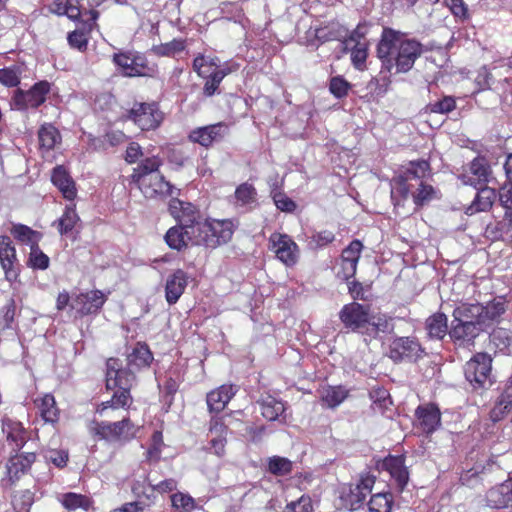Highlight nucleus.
<instances>
[{
	"label": "nucleus",
	"instance_id": "47",
	"mask_svg": "<svg viewBox=\"0 0 512 512\" xmlns=\"http://www.w3.org/2000/svg\"><path fill=\"white\" fill-rule=\"evenodd\" d=\"M78 221L79 216L76 213L75 207L73 205L67 206L63 215L58 220V231L62 235L67 234L73 230Z\"/></svg>",
	"mask_w": 512,
	"mask_h": 512
},
{
	"label": "nucleus",
	"instance_id": "14",
	"mask_svg": "<svg viewBox=\"0 0 512 512\" xmlns=\"http://www.w3.org/2000/svg\"><path fill=\"white\" fill-rule=\"evenodd\" d=\"M137 185L146 198L172 196L174 194V190H176L174 186L165 181L164 177L160 173L150 174L149 177H143Z\"/></svg>",
	"mask_w": 512,
	"mask_h": 512
},
{
	"label": "nucleus",
	"instance_id": "54",
	"mask_svg": "<svg viewBox=\"0 0 512 512\" xmlns=\"http://www.w3.org/2000/svg\"><path fill=\"white\" fill-rule=\"evenodd\" d=\"M34 502V495L30 490L17 492L12 500L15 512H28Z\"/></svg>",
	"mask_w": 512,
	"mask_h": 512
},
{
	"label": "nucleus",
	"instance_id": "58",
	"mask_svg": "<svg viewBox=\"0 0 512 512\" xmlns=\"http://www.w3.org/2000/svg\"><path fill=\"white\" fill-rule=\"evenodd\" d=\"M456 107L455 99L452 96H445L441 100L430 103L428 109L433 113L446 114Z\"/></svg>",
	"mask_w": 512,
	"mask_h": 512
},
{
	"label": "nucleus",
	"instance_id": "59",
	"mask_svg": "<svg viewBox=\"0 0 512 512\" xmlns=\"http://www.w3.org/2000/svg\"><path fill=\"white\" fill-rule=\"evenodd\" d=\"M366 44L357 43L351 51V60L355 68L363 70L367 59Z\"/></svg>",
	"mask_w": 512,
	"mask_h": 512
},
{
	"label": "nucleus",
	"instance_id": "50",
	"mask_svg": "<svg viewBox=\"0 0 512 512\" xmlns=\"http://www.w3.org/2000/svg\"><path fill=\"white\" fill-rule=\"evenodd\" d=\"M268 470L276 476H284L291 472L292 462L284 457L273 456L268 460Z\"/></svg>",
	"mask_w": 512,
	"mask_h": 512
},
{
	"label": "nucleus",
	"instance_id": "15",
	"mask_svg": "<svg viewBox=\"0 0 512 512\" xmlns=\"http://www.w3.org/2000/svg\"><path fill=\"white\" fill-rule=\"evenodd\" d=\"M423 349L415 338L399 337L390 345V357L395 360H416L421 357Z\"/></svg>",
	"mask_w": 512,
	"mask_h": 512
},
{
	"label": "nucleus",
	"instance_id": "22",
	"mask_svg": "<svg viewBox=\"0 0 512 512\" xmlns=\"http://www.w3.org/2000/svg\"><path fill=\"white\" fill-rule=\"evenodd\" d=\"M417 418V427L421 429L423 433H433L441 422V414L435 405L428 404L419 406L415 412Z\"/></svg>",
	"mask_w": 512,
	"mask_h": 512
},
{
	"label": "nucleus",
	"instance_id": "45",
	"mask_svg": "<svg viewBox=\"0 0 512 512\" xmlns=\"http://www.w3.org/2000/svg\"><path fill=\"white\" fill-rule=\"evenodd\" d=\"M393 497L390 493H376L368 502L369 512H391Z\"/></svg>",
	"mask_w": 512,
	"mask_h": 512
},
{
	"label": "nucleus",
	"instance_id": "44",
	"mask_svg": "<svg viewBox=\"0 0 512 512\" xmlns=\"http://www.w3.org/2000/svg\"><path fill=\"white\" fill-rule=\"evenodd\" d=\"M491 343L503 353H510L512 332L504 328L495 329L490 335Z\"/></svg>",
	"mask_w": 512,
	"mask_h": 512
},
{
	"label": "nucleus",
	"instance_id": "25",
	"mask_svg": "<svg viewBox=\"0 0 512 512\" xmlns=\"http://www.w3.org/2000/svg\"><path fill=\"white\" fill-rule=\"evenodd\" d=\"M382 469L386 470L395 480L399 490H403L408 483L409 473L401 456H388L382 462Z\"/></svg>",
	"mask_w": 512,
	"mask_h": 512
},
{
	"label": "nucleus",
	"instance_id": "8",
	"mask_svg": "<svg viewBox=\"0 0 512 512\" xmlns=\"http://www.w3.org/2000/svg\"><path fill=\"white\" fill-rule=\"evenodd\" d=\"M270 250L286 266H293L299 258V248L287 234L273 233L269 237Z\"/></svg>",
	"mask_w": 512,
	"mask_h": 512
},
{
	"label": "nucleus",
	"instance_id": "12",
	"mask_svg": "<svg viewBox=\"0 0 512 512\" xmlns=\"http://www.w3.org/2000/svg\"><path fill=\"white\" fill-rule=\"evenodd\" d=\"M49 90V83L41 81L26 92L17 90L13 97V103L18 109L36 108L45 102Z\"/></svg>",
	"mask_w": 512,
	"mask_h": 512
},
{
	"label": "nucleus",
	"instance_id": "34",
	"mask_svg": "<svg viewBox=\"0 0 512 512\" xmlns=\"http://www.w3.org/2000/svg\"><path fill=\"white\" fill-rule=\"evenodd\" d=\"M234 197V204L237 207H247L248 209H252L258 204L257 191L252 184L247 182L240 184L236 188Z\"/></svg>",
	"mask_w": 512,
	"mask_h": 512
},
{
	"label": "nucleus",
	"instance_id": "55",
	"mask_svg": "<svg viewBox=\"0 0 512 512\" xmlns=\"http://www.w3.org/2000/svg\"><path fill=\"white\" fill-rule=\"evenodd\" d=\"M179 223L187 227H198L202 222L197 221L199 212L191 203L185 202L184 209L180 213Z\"/></svg>",
	"mask_w": 512,
	"mask_h": 512
},
{
	"label": "nucleus",
	"instance_id": "18",
	"mask_svg": "<svg viewBox=\"0 0 512 512\" xmlns=\"http://www.w3.org/2000/svg\"><path fill=\"white\" fill-rule=\"evenodd\" d=\"M57 13L65 14L70 19L82 20L83 22L95 21L98 17V12L93 9L88 10L83 0H63L59 3Z\"/></svg>",
	"mask_w": 512,
	"mask_h": 512
},
{
	"label": "nucleus",
	"instance_id": "53",
	"mask_svg": "<svg viewBox=\"0 0 512 512\" xmlns=\"http://www.w3.org/2000/svg\"><path fill=\"white\" fill-rule=\"evenodd\" d=\"M21 66L13 65L0 69V82L8 87H15L20 83Z\"/></svg>",
	"mask_w": 512,
	"mask_h": 512
},
{
	"label": "nucleus",
	"instance_id": "63",
	"mask_svg": "<svg viewBox=\"0 0 512 512\" xmlns=\"http://www.w3.org/2000/svg\"><path fill=\"white\" fill-rule=\"evenodd\" d=\"M312 504L309 497L301 496L297 501L289 503L284 512H311Z\"/></svg>",
	"mask_w": 512,
	"mask_h": 512
},
{
	"label": "nucleus",
	"instance_id": "49",
	"mask_svg": "<svg viewBox=\"0 0 512 512\" xmlns=\"http://www.w3.org/2000/svg\"><path fill=\"white\" fill-rule=\"evenodd\" d=\"M185 49V41L182 39H173L170 42L155 45L152 51L158 56L172 57Z\"/></svg>",
	"mask_w": 512,
	"mask_h": 512
},
{
	"label": "nucleus",
	"instance_id": "41",
	"mask_svg": "<svg viewBox=\"0 0 512 512\" xmlns=\"http://www.w3.org/2000/svg\"><path fill=\"white\" fill-rule=\"evenodd\" d=\"M231 72L232 68L223 67L221 69H216L215 71L208 73L205 76L207 80L203 88L204 94L208 97L214 95L224 77L230 74Z\"/></svg>",
	"mask_w": 512,
	"mask_h": 512
},
{
	"label": "nucleus",
	"instance_id": "9",
	"mask_svg": "<svg viewBox=\"0 0 512 512\" xmlns=\"http://www.w3.org/2000/svg\"><path fill=\"white\" fill-rule=\"evenodd\" d=\"M467 306L468 308H475V310H478L477 313L475 312V318L484 330L497 322L506 311V301L503 297L494 298L486 305L477 303L467 304Z\"/></svg>",
	"mask_w": 512,
	"mask_h": 512
},
{
	"label": "nucleus",
	"instance_id": "13",
	"mask_svg": "<svg viewBox=\"0 0 512 512\" xmlns=\"http://www.w3.org/2000/svg\"><path fill=\"white\" fill-rule=\"evenodd\" d=\"M227 131L226 124L222 122L198 127L189 133V140L207 148L213 145V143L221 141L227 134Z\"/></svg>",
	"mask_w": 512,
	"mask_h": 512
},
{
	"label": "nucleus",
	"instance_id": "7",
	"mask_svg": "<svg viewBox=\"0 0 512 512\" xmlns=\"http://www.w3.org/2000/svg\"><path fill=\"white\" fill-rule=\"evenodd\" d=\"M135 382V371L122 368L119 359L110 358L106 363V387L109 390H130Z\"/></svg>",
	"mask_w": 512,
	"mask_h": 512
},
{
	"label": "nucleus",
	"instance_id": "21",
	"mask_svg": "<svg viewBox=\"0 0 512 512\" xmlns=\"http://www.w3.org/2000/svg\"><path fill=\"white\" fill-rule=\"evenodd\" d=\"M187 284V273L181 269L175 270L167 277L165 283V299L169 305H174L178 302L184 293Z\"/></svg>",
	"mask_w": 512,
	"mask_h": 512
},
{
	"label": "nucleus",
	"instance_id": "42",
	"mask_svg": "<svg viewBox=\"0 0 512 512\" xmlns=\"http://www.w3.org/2000/svg\"><path fill=\"white\" fill-rule=\"evenodd\" d=\"M60 502L67 510H88L91 506V500L89 497L73 492L63 494L60 498Z\"/></svg>",
	"mask_w": 512,
	"mask_h": 512
},
{
	"label": "nucleus",
	"instance_id": "24",
	"mask_svg": "<svg viewBox=\"0 0 512 512\" xmlns=\"http://www.w3.org/2000/svg\"><path fill=\"white\" fill-rule=\"evenodd\" d=\"M35 458V454L32 452L16 453L11 456L6 464L9 480L12 482L18 480L21 475L25 474L30 469Z\"/></svg>",
	"mask_w": 512,
	"mask_h": 512
},
{
	"label": "nucleus",
	"instance_id": "10",
	"mask_svg": "<svg viewBox=\"0 0 512 512\" xmlns=\"http://www.w3.org/2000/svg\"><path fill=\"white\" fill-rule=\"evenodd\" d=\"M428 169L429 163L425 160L410 162L406 171L395 179V184L392 188V198L395 199L396 195H400L406 199L410 191L407 182L412 179L425 177Z\"/></svg>",
	"mask_w": 512,
	"mask_h": 512
},
{
	"label": "nucleus",
	"instance_id": "37",
	"mask_svg": "<svg viewBox=\"0 0 512 512\" xmlns=\"http://www.w3.org/2000/svg\"><path fill=\"white\" fill-rule=\"evenodd\" d=\"M426 330L432 339L441 340L447 333V317L443 313H436L426 320Z\"/></svg>",
	"mask_w": 512,
	"mask_h": 512
},
{
	"label": "nucleus",
	"instance_id": "48",
	"mask_svg": "<svg viewBox=\"0 0 512 512\" xmlns=\"http://www.w3.org/2000/svg\"><path fill=\"white\" fill-rule=\"evenodd\" d=\"M219 67V59L216 57H205L198 55L193 61V69L200 76L205 77L208 73L213 72V68Z\"/></svg>",
	"mask_w": 512,
	"mask_h": 512
},
{
	"label": "nucleus",
	"instance_id": "2",
	"mask_svg": "<svg viewBox=\"0 0 512 512\" xmlns=\"http://www.w3.org/2000/svg\"><path fill=\"white\" fill-rule=\"evenodd\" d=\"M475 308H468L467 304L457 307L453 311L450 337L459 345L471 344L484 329L475 318Z\"/></svg>",
	"mask_w": 512,
	"mask_h": 512
},
{
	"label": "nucleus",
	"instance_id": "40",
	"mask_svg": "<svg viewBox=\"0 0 512 512\" xmlns=\"http://www.w3.org/2000/svg\"><path fill=\"white\" fill-rule=\"evenodd\" d=\"M161 160L157 156L147 157L134 169L132 174L133 181L138 183L143 177H149L150 174L159 173L158 168Z\"/></svg>",
	"mask_w": 512,
	"mask_h": 512
},
{
	"label": "nucleus",
	"instance_id": "28",
	"mask_svg": "<svg viewBox=\"0 0 512 512\" xmlns=\"http://www.w3.org/2000/svg\"><path fill=\"white\" fill-rule=\"evenodd\" d=\"M2 431L6 435L7 441L14 446V450L18 452L28 439V433L18 421L11 419L3 420Z\"/></svg>",
	"mask_w": 512,
	"mask_h": 512
},
{
	"label": "nucleus",
	"instance_id": "20",
	"mask_svg": "<svg viewBox=\"0 0 512 512\" xmlns=\"http://www.w3.org/2000/svg\"><path fill=\"white\" fill-rule=\"evenodd\" d=\"M106 297L100 290H92L79 294L72 303V308L82 315L97 312L105 303Z\"/></svg>",
	"mask_w": 512,
	"mask_h": 512
},
{
	"label": "nucleus",
	"instance_id": "17",
	"mask_svg": "<svg viewBox=\"0 0 512 512\" xmlns=\"http://www.w3.org/2000/svg\"><path fill=\"white\" fill-rule=\"evenodd\" d=\"M197 232L196 227H187L180 224L179 226L171 227L167 231L165 240L170 248L181 250L188 243L196 245Z\"/></svg>",
	"mask_w": 512,
	"mask_h": 512
},
{
	"label": "nucleus",
	"instance_id": "3",
	"mask_svg": "<svg viewBox=\"0 0 512 512\" xmlns=\"http://www.w3.org/2000/svg\"><path fill=\"white\" fill-rule=\"evenodd\" d=\"M196 245L215 248L227 243L233 235L234 226L230 220L209 219L198 224Z\"/></svg>",
	"mask_w": 512,
	"mask_h": 512
},
{
	"label": "nucleus",
	"instance_id": "19",
	"mask_svg": "<svg viewBox=\"0 0 512 512\" xmlns=\"http://www.w3.org/2000/svg\"><path fill=\"white\" fill-rule=\"evenodd\" d=\"M113 62L124 76L135 77L144 74L145 61L141 56L126 52L116 53Z\"/></svg>",
	"mask_w": 512,
	"mask_h": 512
},
{
	"label": "nucleus",
	"instance_id": "56",
	"mask_svg": "<svg viewBox=\"0 0 512 512\" xmlns=\"http://www.w3.org/2000/svg\"><path fill=\"white\" fill-rule=\"evenodd\" d=\"M163 435L160 431H155L151 438V445L146 452V459L148 461H158L161 456L163 447Z\"/></svg>",
	"mask_w": 512,
	"mask_h": 512
},
{
	"label": "nucleus",
	"instance_id": "26",
	"mask_svg": "<svg viewBox=\"0 0 512 512\" xmlns=\"http://www.w3.org/2000/svg\"><path fill=\"white\" fill-rule=\"evenodd\" d=\"M236 392L237 388L233 385H222L209 392L206 397L209 411L219 413L224 410Z\"/></svg>",
	"mask_w": 512,
	"mask_h": 512
},
{
	"label": "nucleus",
	"instance_id": "39",
	"mask_svg": "<svg viewBox=\"0 0 512 512\" xmlns=\"http://www.w3.org/2000/svg\"><path fill=\"white\" fill-rule=\"evenodd\" d=\"M260 406L263 417L269 421L276 420L285 410L284 403L270 395L262 398Z\"/></svg>",
	"mask_w": 512,
	"mask_h": 512
},
{
	"label": "nucleus",
	"instance_id": "36",
	"mask_svg": "<svg viewBox=\"0 0 512 512\" xmlns=\"http://www.w3.org/2000/svg\"><path fill=\"white\" fill-rule=\"evenodd\" d=\"M348 396V391L343 386L323 387L320 392L322 403L328 408L339 406Z\"/></svg>",
	"mask_w": 512,
	"mask_h": 512
},
{
	"label": "nucleus",
	"instance_id": "31",
	"mask_svg": "<svg viewBox=\"0 0 512 512\" xmlns=\"http://www.w3.org/2000/svg\"><path fill=\"white\" fill-rule=\"evenodd\" d=\"M51 179L66 199L73 200L76 197L74 181L63 167L58 166L54 168Z\"/></svg>",
	"mask_w": 512,
	"mask_h": 512
},
{
	"label": "nucleus",
	"instance_id": "33",
	"mask_svg": "<svg viewBox=\"0 0 512 512\" xmlns=\"http://www.w3.org/2000/svg\"><path fill=\"white\" fill-rule=\"evenodd\" d=\"M132 403V397L130 395V390L125 389H117L109 401L102 402L101 405L97 408V412L101 416H110L109 410H115L119 408L129 407Z\"/></svg>",
	"mask_w": 512,
	"mask_h": 512
},
{
	"label": "nucleus",
	"instance_id": "64",
	"mask_svg": "<svg viewBox=\"0 0 512 512\" xmlns=\"http://www.w3.org/2000/svg\"><path fill=\"white\" fill-rule=\"evenodd\" d=\"M445 3L455 17L460 19L468 17V8L463 0H445Z\"/></svg>",
	"mask_w": 512,
	"mask_h": 512
},
{
	"label": "nucleus",
	"instance_id": "43",
	"mask_svg": "<svg viewBox=\"0 0 512 512\" xmlns=\"http://www.w3.org/2000/svg\"><path fill=\"white\" fill-rule=\"evenodd\" d=\"M11 233L17 240L29 244L30 248L33 245H36L41 237L38 232L23 224L13 225L11 228Z\"/></svg>",
	"mask_w": 512,
	"mask_h": 512
},
{
	"label": "nucleus",
	"instance_id": "62",
	"mask_svg": "<svg viewBox=\"0 0 512 512\" xmlns=\"http://www.w3.org/2000/svg\"><path fill=\"white\" fill-rule=\"evenodd\" d=\"M363 245L359 240H353L342 252L341 259L358 263Z\"/></svg>",
	"mask_w": 512,
	"mask_h": 512
},
{
	"label": "nucleus",
	"instance_id": "30",
	"mask_svg": "<svg viewBox=\"0 0 512 512\" xmlns=\"http://www.w3.org/2000/svg\"><path fill=\"white\" fill-rule=\"evenodd\" d=\"M487 504L494 509H502L512 505V494L506 482L487 492Z\"/></svg>",
	"mask_w": 512,
	"mask_h": 512
},
{
	"label": "nucleus",
	"instance_id": "35",
	"mask_svg": "<svg viewBox=\"0 0 512 512\" xmlns=\"http://www.w3.org/2000/svg\"><path fill=\"white\" fill-rule=\"evenodd\" d=\"M392 319L383 313H368V322L365 327V333L376 336L379 332L387 333L392 331Z\"/></svg>",
	"mask_w": 512,
	"mask_h": 512
},
{
	"label": "nucleus",
	"instance_id": "57",
	"mask_svg": "<svg viewBox=\"0 0 512 512\" xmlns=\"http://www.w3.org/2000/svg\"><path fill=\"white\" fill-rule=\"evenodd\" d=\"M499 200L502 207L505 209V220L508 221L509 226L512 228V186L505 185L501 188L499 193Z\"/></svg>",
	"mask_w": 512,
	"mask_h": 512
},
{
	"label": "nucleus",
	"instance_id": "51",
	"mask_svg": "<svg viewBox=\"0 0 512 512\" xmlns=\"http://www.w3.org/2000/svg\"><path fill=\"white\" fill-rule=\"evenodd\" d=\"M170 498L173 508L181 512H192L196 508L195 500L189 494L176 492Z\"/></svg>",
	"mask_w": 512,
	"mask_h": 512
},
{
	"label": "nucleus",
	"instance_id": "38",
	"mask_svg": "<svg viewBox=\"0 0 512 512\" xmlns=\"http://www.w3.org/2000/svg\"><path fill=\"white\" fill-rule=\"evenodd\" d=\"M35 405L45 422L53 423L58 419V408L51 394H45L43 397L36 399Z\"/></svg>",
	"mask_w": 512,
	"mask_h": 512
},
{
	"label": "nucleus",
	"instance_id": "61",
	"mask_svg": "<svg viewBox=\"0 0 512 512\" xmlns=\"http://www.w3.org/2000/svg\"><path fill=\"white\" fill-rule=\"evenodd\" d=\"M330 92L337 98H342L347 95L350 89V84L342 77H333L329 85Z\"/></svg>",
	"mask_w": 512,
	"mask_h": 512
},
{
	"label": "nucleus",
	"instance_id": "16",
	"mask_svg": "<svg viewBox=\"0 0 512 512\" xmlns=\"http://www.w3.org/2000/svg\"><path fill=\"white\" fill-rule=\"evenodd\" d=\"M227 426L223 417H212L209 423V450L217 456H223L227 443Z\"/></svg>",
	"mask_w": 512,
	"mask_h": 512
},
{
	"label": "nucleus",
	"instance_id": "1",
	"mask_svg": "<svg viewBox=\"0 0 512 512\" xmlns=\"http://www.w3.org/2000/svg\"><path fill=\"white\" fill-rule=\"evenodd\" d=\"M423 53L420 42L407 38L404 34L393 29H384L377 46V56L382 63V69L396 73H406L412 69L415 61Z\"/></svg>",
	"mask_w": 512,
	"mask_h": 512
},
{
	"label": "nucleus",
	"instance_id": "32",
	"mask_svg": "<svg viewBox=\"0 0 512 512\" xmlns=\"http://www.w3.org/2000/svg\"><path fill=\"white\" fill-rule=\"evenodd\" d=\"M496 198L495 190L490 187H484L478 191L473 202L467 207L466 214L473 215L477 212L489 210Z\"/></svg>",
	"mask_w": 512,
	"mask_h": 512
},
{
	"label": "nucleus",
	"instance_id": "5",
	"mask_svg": "<svg viewBox=\"0 0 512 512\" xmlns=\"http://www.w3.org/2000/svg\"><path fill=\"white\" fill-rule=\"evenodd\" d=\"M128 117L143 131L158 128L164 118L155 102L135 103L130 109Z\"/></svg>",
	"mask_w": 512,
	"mask_h": 512
},
{
	"label": "nucleus",
	"instance_id": "27",
	"mask_svg": "<svg viewBox=\"0 0 512 512\" xmlns=\"http://www.w3.org/2000/svg\"><path fill=\"white\" fill-rule=\"evenodd\" d=\"M16 261V250L8 236H0V264L5 272L6 278L12 280L17 273L14 269Z\"/></svg>",
	"mask_w": 512,
	"mask_h": 512
},
{
	"label": "nucleus",
	"instance_id": "29",
	"mask_svg": "<svg viewBox=\"0 0 512 512\" xmlns=\"http://www.w3.org/2000/svg\"><path fill=\"white\" fill-rule=\"evenodd\" d=\"M153 360V356L146 344L137 343L127 355V366L136 371L147 367Z\"/></svg>",
	"mask_w": 512,
	"mask_h": 512
},
{
	"label": "nucleus",
	"instance_id": "46",
	"mask_svg": "<svg viewBox=\"0 0 512 512\" xmlns=\"http://www.w3.org/2000/svg\"><path fill=\"white\" fill-rule=\"evenodd\" d=\"M39 143L42 148L53 149L60 141V135L57 129L52 125H43L38 133Z\"/></svg>",
	"mask_w": 512,
	"mask_h": 512
},
{
	"label": "nucleus",
	"instance_id": "23",
	"mask_svg": "<svg viewBox=\"0 0 512 512\" xmlns=\"http://www.w3.org/2000/svg\"><path fill=\"white\" fill-rule=\"evenodd\" d=\"M470 174H462L460 179L463 184L476 187L479 184L489 182L491 169L484 157L475 158L469 167Z\"/></svg>",
	"mask_w": 512,
	"mask_h": 512
},
{
	"label": "nucleus",
	"instance_id": "4",
	"mask_svg": "<svg viewBox=\"0 0 512 512\" xmlns=\"http://www.w3.org/2000/svg\"><path fill=\"white\" fill-rule=\"evenodd\" d=\"M90 430L108 441H128L136 436L138 427L128 417H123L117 422H93Z\"/></svg>",
	"mask_w": 512,
	"mask_h": 512
},
{
	"label": "nucleus",
	"instance_id": "6",
	"mask_svg": "<svg viewBox=\"0 0 512 512\" xmlns=\"http://www.w3.org/2000/svg\"><path fill=\"white\" fill-rule=\"evenodd\" d=\"M492 359L485 353H478L470 359L464 367V374L475 388L485 387L487 383H491Z\"/></svg>",
	"mask_w": 512,
	"mask_h": 512
},
{
	"label": "nucleus",
	"instance_id": "52",
	"mask_svg": "<svg viewBox=\"0 0 512 512\" xmlns=\"http://www.w3.org/2000/svg\"><path fill=\"white\" fill-rule=\"evenodd\" d=\"M49 257L38 247L33 245L30 248L28 264L33 269L45 270L49 267Z\"/></svg>",
	"mask_w": 512,
	"mask_h": 512
},
{
	"label": "nucleus",
	"instance_id": "11",
	"mask_svg": "<svg viewBox=\"0 0 512 512\" xmlns=\"http://www.w3.org/2000/svg\"><path fill=\"white\" fill-rule=\"evenodd\" d=\"M368 313V308L357 302H352L343 306L339 312V318L346 328L364 333L368 322Z\"/></svg>",
	"mask_w": 512,
	"mask_h": 512
},
{
	"label": "nucleus",
	"instance_id": "60",
	"mask_svg": "<svg viewBox=\"0 0 512 512\" xmlns=\"http://www.w3.org/2000/svg\"><path fill=\"white\" fill-rule=\"evenodd\" d=\"M434 196V188L421 182L417 192L413 194V199L416 205H423L432 200Z\"/></svg>",
	"mask_w": 512,
	"mask_h": 512
}]
</instances>
